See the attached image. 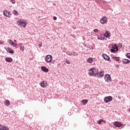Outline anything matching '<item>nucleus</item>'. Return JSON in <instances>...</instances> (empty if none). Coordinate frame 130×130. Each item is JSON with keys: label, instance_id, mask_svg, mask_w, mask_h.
I'll use <instances>...</instances> for the list:
<instances>
[{"label": "nucleus", "instance_id": "obj_1", "mask_svg": "<svg viewBox=\"0 0 130 130\" xmlns=\"http://www.w3.org/2000/svg\"><path fill=\"white\" fill-rule=\"evenodd\" d=\"M18 26H20L21 28H26V22L24 20H19L17 21Z\"/></svg>", "mask_w": 130, "mask_h": 130}, {"label": "nucleus", "instance_id": "obj_2", "mask_svg": "<svg viewBox=\"0 0 130 130\" xmlns=\"http://www.w3.org/2000/svg\"><path fill=\"white\" fill-rule=\"evenodd\" d=\"M89 72H92V74L95 76L99 75V72H98V69L96 68H91L89 70Z\"/></svg>", "mask_w": 130, "mask_h": 130}, {"label": "nucleus", "instance_id": "obj_3", "mask_svg": "<svg viewBox=\"0 0 130 130\" xmlns=\"http://www.w3.org/2000/svg\"><path fill=\"white\" fill-rule=\"evenodd\" d=\"M110 51L112 53L116 52L117 51H118V47L117 46V45H116V44H115L114 46L113 45H112Z\"/></svg>", "mask_w": 130, "mask_h": 130}, {"label": "nucleus", "instance_id": "obj_4", "mask_svg": "<svg viewBox=\"0 0 130 130\" xmlns=\"http://www.w3.org/2000/svg\"><path fill=\"white\" fill-rule=\"evenodd\" d=\"M51 60H52V56L51 55H47L45 56V61L48 63L51 62Z\"/></svg>", "mask_w": 130, "mask_h": 130}, {"label": "nucleus", "instance_id": "obj_5", "mask_svg": "<svg viewBox=\"0 0 130 130\" xmlns=\"http://www.w3.org/2000/svg\"><path fill=\"white\" fill-rule=\"evenodd\" d=\"M113 100L112 98V96H106L104 99V101L105 102V103H108V102H110Z\"/></svg>", "mask_w": 130, "mask_h": 130}, {"label": "nucleus", "instance_id": "obj_6", "mask_svg": "<svg viewBox=\"0 0 130 130\" xmlns=\"http://www.w3.org/2000/svg\"><path fill=\"white\" fill-rule=\"evenodd\" d=\"M104 79L106 82H108V83L111 82V77L109 74H106L104 76Z\"/></svg>", "mask_w": 130, "mask_h": 130}, {"label": "nucleus", "instance_id": "obj_7", "mask_svg": "<svg viewBox=\"0 0 130 130\" xmlns=\"http://www.w3.org/2000/svg\"><path fill=\"white\" fill-rule=\"evenodd\" d=\"M101 24H104L107 23V17L103 16L100 20Z\"/></svg>", "mask_w": 130, "mask_h": 130}, {"label": "nucleus", "instance_id": "obj_8", "mask_svg": "<svg viewBox=\"0 0 130 130\" xmlns=\"http://www.w3.org/2000/svg\"><path fill=\"white\" fill-rule=\"evenodd\" d=\"M114 125L116 126V127H120V126H122V123L119 121H115L114 122Z\"/></svg>", "mask_w": 130, "mask_h": 130}, {"label": "nucleus", "instance_id": "obj_9", "mask_svg": "<svg viewBox=\"0 0 130 130\" xmlns=\"http://www.w3.org/2000/svg\"><path fill=\"white\" fill-rule=\"evenodd\" d=\"M0 130H10L9 127L0 124Z\"/></svg>", "mask_w": 130, "mask_h": 130}, {"label": "nucleus", "instance_id": "obj_10", "mask_svg": "<svg viewBox=\"0 0 130 130\" xmlns=\"http://www.w3.org/2000/svg\"><path fill=\"white\" fill-rule=\"evenodd\" d=\"M102 57H103L104 59H105V60L110 61V57H109V56L106 54H103Z\"/></svg>", "mask_w": 130, "mask_h": 130}, {"label": "nucleus", "instance_id": "obj_11", "mask_svg": "<svg viewBox=\"0 0 130 130\" xmlns=\"http://www.w3.org/2000/svg\"><path fill=\"white\" fill-rule=\"evenodd\" d=\"M8 42L9 44L13 46V47H16L17 46V44L16 43H14V42L11 40H8Z\"/></svg>", "mask_w": 130, "mask_h": 130}, {"label": "nucleus", "instance_id": "obj_12", "mask_svg": "<svg viewBox=\"0 0 130 130\" xmlns=\"http://www.w3.org/2000/svg\"><path fill=\"white\" fill-rule=\"evenodd\" d=\"M122 62L123 64H126L127 63H129L130 60L128 59H123Z\"/></svg>", "mask_w": 130, "mask_h": 130}, {"label": "nucleus", "instance_id": "obj_13", "mask_svg": "<svg viewBox=\"0 0 130 130\" xmlns=\"http://www.w3.org/2000/svg\"><path fill=\"white\" fill-rule=\"evenodd\" d=\"M41 69L43 72H44V73H48L49 71L48 69L46 68V67L43 66Z\"/></svg>", "mask_w": 130, "mask_h": 130}, {"label": "nucleus", "instance_id": "obj_14", "mask_svg": "<svg viewBox=\"0 0 130 130\" xmlns=\"http://www.w3.org/2000/svg\"><path fill=\"white\" fill-rule=\"evenodd\" d=\"M98 77L100 78H101L104 76V71H101L99 73V74L97 75Z\"/></svg>", "mask_w": 130, "mask_h": 130}, {"label": "nucleus", "instance_id": "obj_15", "mask_svg": "<svg viewBox=\"0 0 130 130\" xmlns=\"http://www.w3.org/2000/svg\"><path fill=\"white\" fill-rule=\"evenodd\" d=\"M47 86V84H46L45 81H42L41 83V87H42V88H45Z\"/></svg>", "mask_w": 130, "mask_h": 130}, {"label": "nucleus", "instance_id": "obj_16", "mask_svg": "<svg viewBox=\"0 0 130 130\" xmlns=\"http://www.w3.org/2000/svg\"><path fill=\"white\" fill-rule=\"evenodd\" d=\"M104 37H106V38H108L110 36V33L108 31H106L105 34H104Z\"/></svg>", "mask_w": 130, "mask_h": 130}, {"label": "nucleus", "instance_id": "obj_17", "mask_svg": "<svg viewBox=\"0 0 130 130\" xmlns=\"http://www.w3.org/2000/svg\"><path fill=\"white\" fill-rule=\"evenodd\" d=\"M4 104L6 105V106H9V105L11 104V103L10 102V101L6 100L4 101Z\"/></svg>", "mask_w": 130, "mask_h": 130}, {"label": "nucleus", "instance_id": "obj_18", "mask_svg": "<svg viewBox=\"0 0 130 130\" xmlns=\"http://www.w3.org/2000/svg\"><path fill=\"white\" fill-rule=\"evenodd\" d=\"M7 52H9V53H11V54L14 53V50H13V49H12V48H7Z\"/></svg>", "mask_w": 130, "mask_h": 130}, {"label": "nucleus", "instance_id": "obj_19", "mask_svg": "<svg viewBox=\"0 0 130 130\" xmlns=\"http://www.w3.org/2000/svg\"><path fill=\"white\" fill-rule=\"evenodd\" d=\"M5 60L7 62H12V61H13V59L11 57H7L5 59Z\"/></svg>", "mask_w": 130, "mask_h": 130}, {"label": "nucleus", "instance_id": "obj_20", "mask_svg": "<svg viewBox=\"0 0 130 130\" xmlns=\"http://www.w3.org/2000/svg\"><path fill=\"white\" fill-rule=\"evenodd\" d=\"M87 61L88 63H92V62H93V59L91 57L88 58Z\"/></svg>", "mask_w": 130, "mask_h": 130}, {"label": "nucleus", "instance_id": "obj_21", "mask_svg": "<svg viewBox=\"0 0 130 130\" xmlns=\"http://www.w3.org/2000/svg\"><path fill=\"white\" fill-rule=\"evenodd\" d=\"M81 102L83 104V105H86V104L88 103V100H83L81 101Z\"/></svg>", "mask_w": 130, "mask_h": 130}, {"label": "nucleus", "instance_id": "obj_22", "mask_svg": "<svg viewBox=\"0 0 130 130\" xmlns=\"http://www.w3.org/2000/svg\"><path fill=\"white\" fill-rule=\"evenodd\" d=\"M3 14L5 17H9V15L8 14V11L7 10H4L3 11Z\"/></svg>", "mask_w": 130, "mask_h": 130}, {"label": "nucleus", "instance_id": "obj_23", "mask_svg": "<svg viewBox=\"0 0 130 130\" xmlns=\"http://www.w3.org/2000/svg\"><path fill=\"white\" fill-rule=\"evenodd\" d=\"M13 14L15 15V16H18V15H19V13H18V11L16 10H13Z\"/></svg>", "mask_w": 130, "mask_h": 130}, {"label": "nucleus", "instance_id": "obj_24", "mask_svg": "<svg viewBox=\"0 0 130 130\" xmlns=\"http://www.w3.org/2000/svg\"><path fill=\"white\" fill-rule=\"evenodd\" d=\"M72 54L73 55V56H78V55H79V54H78V53H77V52H72Z\"/></svg>", "mask_w": 130, "mask_h": 130}, {"label": "nucleus", "instance_id": "obj_25", "mask_svg": "<svg viewBox=\"0 0 130 130\" xmlns=\"http://www.w3.org/2000/svg\"><path fill=\"white\" fill-rule=\"evenodd\" d=\"M19 48H20L21 51H22L23 52V51H24V49L25 48V47H24V46H20L19 47Z\"/></svg>", "mask_w": 130, "mask_h": 130}, {"label": "nucleus", "instance_id": "obj_26", "mask_svg": "<svg viewBox=\"0 0 130 130\" xmlns=\"http://www.w3.org/2000/svg\"><path fill=\"white\" fill-rule=\"evenodd\" d=\"M98 39H99V40H104V38L103 36H99L98 37Z\"/></svg>", "mask_w": 130, "mask_h": 130}, {"label": "nucleus", "instance_id": "obj_27", "mask_svg": "<svg viewBox=\"0 0 130 130\" xmlns=\"http://www.w3.org/2000/svg\"><path fill=\"white\" fill-rule=\"evenodd\" d=\"M126 56L127 57V58H128L129 59H130V53H127L126 54Z\"/></svg>", "mask_w": 130, "mask_h": 130}, {"label": "nucleus", "instance_id": "obj_28", "mask_svg": "<svg viewBox=\"0 0 130 130\" xmlns=\"http://www.w3.org/2000/svg\"><path fill=\"white\" fill-rule=\"evenodd\" d=\"M95 2L97 4H101V3H102V0H95Z\"/></svg>", "mask_w": 130, "mask_h": 130}, {"label": "nucleus", "instance_id": "obj_29", "mask_svg": "<svg viewBox=\"0 0 130 130\" xmlns=\"http://www.w3.org/2000/svg\"><path fill=\"white\" fill-rule=\"evenodd\" d=\"M101 122H103V119H100L99 120V122H98L99 124H101Z\"/></svg>", "mask_w": 130, "mask_h": 130}, {"label": "nucleus", "instance_id": "obj_30", "mask_svg": "<svg viewBox=\"0 0 130 130\" xmlns=\"http://www.w3.org/2000/svg\"><path fill=\"white\" fill-rule=\"evenodd\" d=\"M66 54H67L68 55H70V56H72V53H71V52H69V51L67 52H66Z\"/></svg>", "mask_w": 130, "mask_h": 130}, {"label": "nucleus", "instance_id": "obj_31", "mask_svg": "<svg viewBox=\"0 0 130 130\" xmlns=\"http://www.w3.org/2000/svg\"><path fill=\"white\" fill-rule=\"evenodd\" d=\"M119 58H120V57H116L115 59L116 60V61H119Z\"/></svg>", "mask_w": 130, "mask_h": 130}, {"label": "nucleus", "instance_id": "obj_32", "mask_svg": "<svg viewBox=\"0 0 130 130\" xmlns=\"http://www.w3.org/2000/svg\"><path fill=\"white\" fill-rule=\"evenodd\" d=\"M66 63H67L68 64H71V62H70V60H66Z\"/></svg>", "mask_w": 130, "mask_h": 130}, {"label": "nucleus", "instance_id": "obj_33", "mask_svg": "<svg viewBox=\"0 0 130 130\" xmlns=\"http://www.w3.org/2000/svg\"><path fill=\"white\" fill-rule=\"evenodd\" d=\"M99 30H98V29H95L93 30V31L94 32V33H98Z\"/></svg>", "mask_w": 130, "mask_h": 130}, {"label": "nucleus", "instance_id": "obj_34", "mask_svg": "<svg viewBox=\"0 0 130 130\" xmlns=\"http://www.w3.org/2000/svg\"><path fill=\"white\" fill-rule=\"evenodd\" d=\"M28 116L29 118H32V117H33V115L31 114H30Z\"/></svg>", "mask_w": 130, "mask_h": 130}, {"label": "nucleus", "instance_id": "obj_35", "mask_svg": "<svg viewBox=\"0 0 130 130\" xmlns=\"http://www.w3.org/2000/svg\"><path fill=\"white\" fill-rule=\"evenodd\" d=\"M11 3L12 4H16V1L15 0H11Z\"/></svg>", "mask_w": 130, "mask_h": 130}, {"label": "nucleus", "instance_id": "obj_36", "mask_svg": "<svg viewBox=\"0 0 130 130\" xmlns=\"http://www.w3.org/2000/svg\"><path fill=\"white\" fill-rule=\"evenodd\" d=\"M119 47L121 48V47H122V44L121 43H119Z\"/></svg>", "mask_w": 130, "mask_h": 130}, {"label": "nucleus", "instance_id": "obj_37", "mask_svg": "<svg viewBox=\"0 0 130 130\" xmlns=\"http://www.w3.org/2000/svg\"><path fill=\"white\" fill-rule=\"evenodd\" d=\"M115 67L118 69V68H119V65H118V64H115Z\"/></svg>", "mask_w": 130, "mask_h": 130}, {"label": "nucleus", "instance_id": "obj_38", "mask_svg": "<svg viewBox=\"0 0 130 130\" xmlns=\"http://www.w3.org/2000/svg\"><path fill=\"white\" fill-rule=\"evenodd\" d=\"M88 75H89V76H92V75H93V73L92 72H89Z\"/></svg>", "mask_w": 130, "mask_h": 130}, {"label": "nucleus", "instance_id": "obj_39", "mask_svg": "<svg viewBox=\"0 0 130 130\" xmlns=\"http://www.w3.org/2000/svg\"><path fill=\"white\" fill-rule=\"evenodd\" d=\"M57 19V18L56 17L54 16V17H53V20H54V21H56Z\"/></svg>", "mask_w": 130, "mask_h": 130}, {"label": "nucleus", "instance_id": "obj_40", "mask_svg": "<svg viewBox=\"0 0 130 130\" xmlns=\"http://www.w3.org/2000/svg\"><path fill=\"white\" fill-rule=\"evenodd\" d=\"M7 15H8V17H9L10 15H11V12H10L9 11H8Z\"/></svg>", "mask_w": 130, "mask_h": 130}, {"label": "nucleus", "instance_id": "obj_41", "mask_svg": "<svg viewBox=\"0 0 130 130\" xmlns=\"http://www.w3.org/2000/svg\"><path fill=\"white\" fill-rule=\"evenodd\" d=\"M18 45H19L20 46H23V43H20Z\"/></svg>", "mask_w": 130, "mask_h": 130}, {"label": "nucleus", "instance_id": "obj_42", "mask_svg": "<svg viewBox=\"0 0 130 130\" xmlns=\"http://www.w3.org/2000/svg\"><path fill=\"white\" fill-rule=\"evenodd\" d=\"M0 44L2 45V44H4V42L0 40Z\"/></svg>", "mask_w": 130, "mask_h": 130}, {"label": "nucleus", "instance_id": "obj_43", "mask_svg": "<svg viewBox=\"0 0 130 130\" xmlns=\"http://www.w3.org/2000/svg\"><path fill=\"white\" fill-rule=\"evenodd\" d=\"M42 44H39V47H42Z\"/></svg>", "mask_w": 130, "mask_h": 130}, {"label": "nucleus", "instance_id": "obj_44", "mask_svg": "<svg viewBox=\"0 0 130 130\" xmlns=\"http://www.w3.org/2000/svg\"><path fill=\"white\" fill-rule=\"evenodd\" d=\"M116 57H115V56H113V57H112V59H115Z\"/></svg>", "mask_w": 130, "mask_h": 130}, {"label": "nucleus", "instance_id": "obj_45", "mask_svg": "<svg viewBox=\"0 0 130 130\" xmlns=\"http://www.w3.org/2000/svg\"><path fill=\"white\" fill-rule=\"evenodd\" d=\"M103 4H106V1H102Z\"/></svg>", "mask_w": 130, "mask_h": 130}, {"label": "nucleus", "instance_id": "obj_46", "mask_svg": "<svg viewBox=\"0 0 130 130\" xmlns=\"http://www.w3.org/2000/svg\"><path fill=\"white\" fill-rule=\"evenodd\" d=\"M119 99H121L120 96H118Z\"/></svg>", "mask_w": 130, "mask_h": 130}, {"label": "nucleus", "instance_id": "obj_47", "mask_svg": "<svg viewBox=\"0 0 130 130\" xmlns=\"http://www.w3.org/2000/svg\"><path fill=\"white\" fill-rule=\"evenodd\" d=\"M17 41L16 40H14V42H16Z\"/></svg>", "mask_w": 130, "mask_h": 130}, {"label": "nucleus", "instance_id": "obj_48", "mask_svg": "<svg viewBox=\"0 0 130 130\" xmlns=\"http://www.w3.org/2000/svg\"><path fill=\"white\" fill-rule=\"evenodd\" d=\"M57 66H60V64H57Z\"/></svg>", "mask_w": 130, "mask_h": 130}, {"label": "nucleus", "instance_id": "obj_49", "mask_svg": "<svg viewBox=\"0 0 130 130\" xmlns=\"http://www.w3.org/2000/svg\"><path fill=\"white\" fill-rule=\"evenodd\" d=\"M85 39V37H83V39L84 40Z\"/></svg>", "mask_w": 130, "mask_h": 130}]
</instances>
